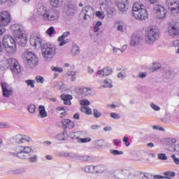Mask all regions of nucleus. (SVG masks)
<instances>
[{
	"instance_id": "de8ad7c7",
	"label": "nucleus",
	"mask_w": 179,
	"mask_h": 179,
	"mask_svg": "<svg viewBox=\"0 0 179 179\" xmlns=\"http://www.w3.org/2000/svg\"><path fill=\"white\" fill-rule=\"evenodd\" d=\"M169 25L172 26V27H175V29H178L179 30V19L176 20V22L169 23Z\"/></svg>"
},
{
	"instance_id": "09e8293b",
	"label": "nucleus",
	"mask_w": 179,
	"mask_h": 179,
	"mask_svg": "<svg viewBox=\"0 0 179 179\" xmlns=\"http://www.w3.org/2000/svg\"><path fill=\"white\" fill-rule=\"evenodd\" d=\"M51 71H52L53 72H59V73H61V72H63L64 69H62V68L61 67H55L52 66L51 67Z\"/></svg>"
},
{
	"instance_id": "f257e3e1",
	"label": "nucleus",
	"mask_w": 179,
	"mask_h": 179,
	"mask_svg": "<svg viewBox=\"0 0 179 179\" xmlns=\"http://www.w3.org/2000/svg\"><path fill=\"white\" fill-rule=\"evenodd\" d=\"M30 43L34 47H41L43 59L47 62H50V61L54 58V55H55L57 51L54 45L50 43L43 44V40H41L40 37H31Z\"/></svg>"
},
{
	"instance_id": "69168bd1",
	"label": "nucleus",
	"mask_w": 179,
	"mask_h": 179,
	"mask_svg": "<svg viewBox=\"0 0 179 179\" xmlns=\"http://www.w3.org/2000/svg\"><path fill=\"white\" fill-rule=\"evenodd\" d=\"M58 41H59V47H62L63 45H65L68 43V41H65V39H63L62 41L59 40V38L57 39Z\"/></svg>"
},
{
	"instance_id": "412c9836",
	"label": "nucleus",
	"mask_w": 179,
	"mask_h": 179,
	"mask_svg": "<svg viewBox=\"0 0 179 179\" xmlns=\"http://www.w3.org/2000/svg\"><path fill=\"white\" fill-rule=\"evenodd\" d=\"M62 124L64 128H69V129H73V128H75V123L69 119L62 120Z\"/></svg>"
},
{
	"instance_id": "3c124183",
	"label": "nucleus",
	"mask_w": 179,
	"mask_h": 179,
	"mask_svg": "<svg viewBox=\"0 0 179 179\" xmlns=\"http://www.w3.org/2000/svg\"><path fill=\"white\" fill-rule=\"evenodd\" d=\"M110 116L111 117V118H113L114 120H120V118H121L120 114L117 113H110Z\"/></svg>"
},
{
	"instance_id": "393cba45",
	"label": "nucleus",
	"mask_w": 179,
	"mask_h": 179,
	"mask_svg": "<svg viewBox=\"0 0 179 179\" xmlns=\"http://www.w3.org/2000/svg\"><path fill=\"white\" fill-rule=\"evenodd\" d=\"M38 117H40V118H45V117H47V111L45 110V106L41 105L38 106Z\"/></svg>"
},
{
	"instance_id": "680f3d73",
	"label": "nucleus",
	"mask_w": 179,
	"mask_h": 179,
	"mask_svg": "<svg viewBox=\"0 0 179 179\" xmlns=\"http://www.w3.org/2000/svg\"><path fill=\"white\" fill-rule=\"evenodd\" d=\"M173 47H178L176 54H179V39L174 41L173 42Z\"/></svg>"
},
{
	"instance_id": "aec40b11",
	"label": "nucleus",
	"mask_w": 179,
	"mask_h": 179,
	"mask_svg": "<svg viewBox=\"0 0 179 179\" xmlns=\"http://www.w3.org/2000/svg\"><path fill=\"white\" fill-rule=\"evenodd\" d=\"M127 2H128V0H116L117 6L120 12H127L128 9Z\"/></svg>"
},
{
	"instance_id": "e2e57ef3",
	"label": "nucleus",
	"mask_w": 179,
	"mask_h": 179,
	"mask_svg": "<svg viewBox=\"0 0 179 179\" xmlns=\"http://www.w3.org/2000/svg\"><path fill=\"white\" fill-rule=\"evenodd\" d=\"M96 16L99 17V19H104V14H103V12L101 11H96Z\"/></svg>"
},
{
	"instance_id": "5fc2aeb1",
	"label": "nucleus",
	"mask_w": 179,
	"mask_h": 179,
	"mask_svg": "<svg viewBox=\"0 0 179 179\" xmlns=\"http://www.w3.org/2000/svg\"><path fill=\"white\" fill-rule=\"evenodd\" d=\"M34 80H25V83H27V86H30L31 87H34Z\"/></svg>"
},
{
	"instance_id": "a19ab883",
	"label": "nucleus",
	"mask_w": 179,
	"mask_h": 179,
	"mask_svg": "<svg viewBox=\"0 0 179 179\" xmlns=\"http://www.w3.org/2000/svg\"><path fill=\"white\" fill-rule=\"evenodd\" d=\"M92 115L94 118H100L101 117V113H100L97 109L94 108L92 110Z\"/></svg>"
},
{
	"instance_id": "f03ea898",
	"label": "nucleus",
	"mask_w": 179,
	"mask_h": 179,
	"mask_svg": "<svg viewBox=\"0 0 179 179\" xmlns=\"http://www.w3.org/2000/svg\"><path fill=\"white\" fill-rule=\"evenodd\" d=\"M15 153L12 152L11 155L17 156L19 159H27L31 162H34L37 160V155H31L34 153V150L29 146H17L15 148Z\"/></svg>"
},
{
	"instance_id": "9d476101",
	"label": "nucleus",
	"mask_w": 179,
	"mask_h": 179,
	"mask_svg": "<svg viewBox=\"0 0 179 179\" xmlns=\"http://www.w3.org/2000/svg\"><path fill=\"white\" fill-rule=\"evenodd\" d=\"M18 35L17 36H14L16 41L17 44L18 45H21V47H24L27 43V37H26V34H24V29H22L17 32Z\"/></svg>"
},
{
	"instance_id": "e433bc0d",
	"label": "nucleus",
	"mask_w": 179,
	"mask_h": 179,
	"mask_svg": "<svg viewBox=\"0 0 179 179\" xmlns=\"http://www.w3.org/2000/svg\"><path fill=\"white\" fill-rule=\"evenodd\" d=\"M46 34L50 37H52V36H54V34H57V32L55 31V29L54 28V27H50L46 31Z\"/></svg>"
},
{
	"instance_id": "a878e982",
	"label": "nucleus",
	"mask_w": 179,
	"mask_h": 179,
	"mask_svg": "<svg viewBox=\"0 0 179 179\" xmlns=\"http://www.w3.org/2000/svg\"><path fill=\"white\" fill-rule=\"evenodd\" d=\"M102 8H105V9L108 13V17H112L113 15H114L115 10L114 9V8L108 7V6H107V4H106L104 3H102Z\"/></svg>"
},
{
	"instance_id": "423d86ee",
	"label": "nucleus",
	"mask_w": 179,
	"mask_h": 179,
	"mask_svg": "<svg viewBox=\"0 0 179 179\" xmlns=\"http://www.w3.org/2000/svg\"><path fill=\"white\" fill-rule=\"evenodd\" d=\"M145 41L147 44L152 45L156 43L157 40H159V37H160V31L159 28L156 27H152L148 28L145 32Z\"/></svg>"
},
{
	"instance_id": "37998d69",
	"label": "nucleus",
	"mask_w": 179,
	"mask_h": 179,
	"mask_svg": "<svg viewBox=\"0 0 179 179\" xmlns=\"http://www.w3.org/2000/svg\"><path fill=\"white\" fill-rule=\"evenodd\" d=\"M69 36H71L70 31L64 32L63 34L59 37V40L60 41L65 40V38H66V37H69Z\"/></svg>"
},
{
	"instance_id": "49530a36",
	"label": "nucleus",
	"mask_w": 179,
	"mask_h": 179,
	"mask_svg": "<svg viewBox=\"0 0 179 179\" xmlns=\"http://www.w3.org/2000/svg\"><path fill=\"white\" fill-rule=\"evenodd\" d=\"M67 75H69V76H71V80L72 82H75V80H76V74L75 73V71H69Z\"/></svg>"
},
{
	"instance_id": "58836bf2",
	"label": "nucleus",
	"mask_w": 179,
	"mask_h": 179,
	"mask_svg": "<svg viewBox=\"0 0 179 179\" xmlns=\"http://www.w3.org/2000/svg\"><path fill=\"white\" fill-rule=\"evenodd\" d=\"M166 6L170 9L172 5L177 6V1L176 0H166Z\"/></svg>"
},
{
	"instance_id": "864d4df0",
	"label": "nucleus",
	"mask_w": 179,
	"mask_h": 179,
	"mask_svg": "<svg viewBox=\"0 0 179 179\" xmlns=\"http://www.w3.org/2000/svg\"><path fill=\"white\" fill-rule=\"evenodd\" d=\"M35 80H36V83H44V78L41 76H37L36 78H35Z\"/></svg>"
},
{
	"instance_id": "6e6552de",
	"label": "nucleus",
	"mask_w": 179,
	"mask_h": 179,
	"mask_svg": "<svg viewBox=\"0 0 179 179\" xmlns=\"http://www.w3.org/2000/svg\"><path fill=\"white\" fill-rule=\"evenodd\" d=\"M11 20L10 13L8 11L0 12V36L6 31L5 27L10 23Z\"/></svg>"
},
{
	"instance_id": "bf43d9fd",
	"label": "nucleus",
	"mask_w": 179,
	"mask_h": 179,
	"mask_svg": "<svg viewBox=\"0 0 179 179\" xmlns=\"http://www.w3.org/2000/svg\"><path fill=\"white\" fill-rule=\"evenodd\" d=\"M158 159L159 160H167V156H166V154L159 153L158 154Z\"/></svg>"
},
{
	"instance_id": "2f4dec72",
	"label": "nucleus",
	"mask_w": 179,
	"mask_h": 179,
	"mask_svg": "<svg viewBox=\"0 0 179 179\" xmlns=\"http://www.w3.org/2000/svg\"><path fill=\"white\" fill-rule=\"evenodd\" d=\"M80 134H82L80 131L71 132L69 134V136L71 139H77L79 141V135H80Z\"/></svg>"
},
{
	"instance_id": "0eeeda50",
	"label": "nucleus",
	"mask_w": 179,
	"mask_h": 179,
	"mask_svg": "<svg viewBox=\"0 0 179 179\" xmlns=\"http://www.w3.org/2000/svg\"><path fill=\"white\" fill-rule=\"evenodd\" d=\"M16 41L9 36L5 35L3 37V45H4L5 50L8 54H15L16 52Z\"/></svg>"
},
{
	"instance_id": "c85d7f7f",
	"label": "nucleus",
	"mask_w": 179,
	"mask_h": 179,
	"mask_svg": "<svg viewBox=\"0 0 179 179\" xmlns=\"http://www.w3.org/2000/svg\"><path fill=\"white\" fill-rule=\"evenodd\" d=\"M67 138L68 132H66V131H64L62 133L57 136V139H58V141H66Z\"/></svg>"
},
{
	"instance_id": "c756f323",
	"label": "nucleus",
	"mask_w": 179,
	"mask_h": 179,
	"mask_svg": "<svg viewBox=\"0 0 179 179\" xmlns=\"http://www.w3.org/2000/svg\"><path fill=\"white\" fill-rule=\"evenodd\" d=\"M164 174L165 176L164 179H171L174 177H176V172H173V171H166L164 172Z\"/></svg>"
},
{
	"instance_id": "7ed1b4c3",
	"label": "nucleus",
	"mask_w": 179,
	"mask_h": 179,
	"mask_svg": "<svg viewBox=\"0 0 179 179\" xmlns=\"http://www.w3.org/2000/svg\"><path fill=\"white\" fill-rule=\"evenodd\" d=\"M10 68L13 75H19L22 72L19 62L14 58L5 59L0 62V69L1 71H5Z\"/></svg>"
},
{
	"instance_id": "4be33fe9",
	"label": "nucleus",
	"mask_w": 179,
	"mask_h": 179,
	"mask_svg": "<svg viewBox=\"0 0 179 179\" xmlns=\"http://www.w3.org/2000/svg\"><path fill=\"white\" fill-rule=\"evenodd\" d=\"M23 26L19 24H13L11 26V31L13 34L14 36H17L18 35V31H21L23 29Z\"/></svg>"
},
{
	"instance_id": "cd10ccee",
	"label": "nucleus",
	"mask_w": 179,
	"mask_h": 179,
	"mask_svg": "<svg viewBox=\"0 0 179 179\" xmlns=\"http://www.w3.org/2000/svg\"><path fill=\"white\" fill-rule=\"evenodd\" d=\"M169 10H171V13L172 15H177L179 12V3L178 2L176 1V6L172 5L170 8Z\"/></svg>"
},
{
	"instance_id": "7c9ffc66",
	"label": "nucleus",
	"mask_w": 179,
	"mask_h": 179,
	"mask_svg": "<svg viewBox=\"0 0 179 179\" xmlns=\"http://www.w3.org/2000/svg\"><path fill=\"white\" fill-rule=\"evenodd\" d=\"M50 5L55 8H59L62 5V0H50Z\"/></svg>"
},
{
	"instance_id": "f704fd0d",
	"label": "nucleus",
	"mask_w": 179,
	"mask_h": 179,
	"mask_svg": "<svg viewBox=\"0 0 179 179\" xmlns=\"http://www.w3.org/2000/svg\"><path fill=\"white\" fill-rule=\"evenodd\" d=\"M104 171V165L94 166V173H103Z\"/></svg>"
},
{
	"instance_id": "ddd939ff",
	"label": "nucleus",
	"mask_w": 179,
	"mask_h": 179,
	"mask_svg": "<svg viewBox=\"0 0 179 179\" xmlns=\"http://www.w3.org/2000/svg\"><path fill=\"white\" fill-rule=\"evenodd\" d=\"M154 9L156 11L155 13L157 19H164V17H166L167 10H166L163 6L157 5Z\"/></svg>"
},
{
	"instance_id": "39448f33",
	"label": "nucleus",
	"mask_w": 179,
	"mask_h": 179,
	"mask_svg": "<svg viewBox=\"0 0 179 179\" xmlns=\"http://www.w3.org/2000/svg\"><path fill=\"white\" fill-rule=\"evenodd\" d=\"M132 15L136 20H146L148 16V10L138 3H135L133 5Z\"/></svg>"
},
{
	"instance_id": "ea45409f",
	"label": "nucleus",
	"mask_w": 179,
	"mask_h": 179,
	"mask_svg": "<svg viewBox=\"0 0 179 179\" xmlns=\"http://www.w3.org/2000/svg\"><path fill=\"white\" fill-rule=\"evenodd\" d=\"M110 155H113V156H118L120 155H124L123 151H120L118 150H110Z\"/></svg>"
},
{
	"instance_id": "4468645a",
	"label": "nucleus",
	"mask_w": 179,
	"mask_h": 179,
	"mask_svg": "<svg viewBox=\"0 0 179 179\" xmlns=\"http://www.w3.org/2000/svg\"><path fill=\"white\" fill-rule=\"evenodd\" d=\"M114 176L116 178H129L131 177V172L127 169H118L115 171Z\"/></svg>"
},
{
	"instance_id": "72a5a7b5",
	"label": "nucleus",
	"mask_w": 179,
	"mask_h": 179,
	"mask_svg": "<svg viewBox=\"0 0 179 179\" xmlns=\"http://www.w3.org/2000/svg\"><path fill=\"white\" fill-rule=\"evenodd\" d=\"M103 83L104 85H102V87H108L109 89L113 87V81L109 78L105 79Z\"/></svg>"
},
{
	"instance_id": "9b49d317",
	"label": "nucleus",
	"mask_w": 179,
	"mask_h": 179,
	"mask_svg": "<svg viewBox=\"0 0 179 179\" xmlns=\"http://www.w3.org/2000/svg\"><path fill=\"white\" fill-rule=\"evenodd\" d=\"M2 94L3 97H10L13 96V88L10 85L1 82Z\"/></svg>"
},
{
	"instance_id": "20e7f679",
	"label": "nucleus",
	"mask_w": 179,
	"mask_h": 179,
	"mask_svg": "<svg viewBox=\"0 0 179 179\" xmlns=\"http://www.w3.org/2000/svg\"><path fill=\"white\" fill-rule=\"evenodd\" d=\"M38 14L43 16L44 20H48V22L58 20L59 17V12L52 8L47 9V7L44 6L38 8Z\"/></svg>"
},
{
	"instance_id": "f3484780",
	"label": "nucleus",
	"mask_w": 179,
	"mask_h": 179,
	"mask_svg": "<svg viewBox=\"0 0 179 179\" xmlns=\"http://www.w3.org/2000/svg\"><path fill=\"white\" fill-rule=\"evenodd\" d=\"M96 73L102 78H105V76H109V75L113 73V68H111V66H106L102 70H99Z\"/></svg>"
},
{
	"instance_id": "0e129e2a",
	"label": "nucleus",
	"mask_w": 179,
	"mask_h": 179,
	"mask_svg": "<svg viewBox=\"0 0 179 179\" xmlns=\"http://www.w3.org/2000/svg\"><path fill=\"white\" fill-rule=\"evenodd\" d=\"M57 111H64L62 113H61V115H64L65 114V107L64 106H60V107H57L56 108Z\"/></svg>"
},
{
	"instance_id": "338daca9",
	"label": "nucleus",
	"mask_w": 179,
	"mask_h": 179,
	"mask_svg": "<svg viewBox=\"0 0 179 179\" xmlns=\"http://www.w3.org/2000/svg\"><path fill=\"white\" fill-rule=\"evenodd\" d=\"M152 129H158V131H162L163 132H164V128L160 127V126H156V125H154L152 126Z\"/></svg>"
},
{
	"instance_id": "6ab92c4d",
	"label": "nucleus",
	"mask_w": 179,
	"mask_h": 179,
	"mask_svg": "<svg viewBox=\"0 0 179 179\" xmlns=\"http://www.w3.org/2000/svg\"><path fill=\"white\" fill-rule=\"evenodd\" d=\"M83 13L85 15L83 20H87V17H90L94 13V10L91 6H86L83 9Z\"/></svg>"
},
{
	"instance_id": "4d7b16f0",
	"label": "nucleus",
	"mask_w": 179,
	"mask_h": 179,
	"mask_svg": "<svg viewBox=\"0 0 179 179\" xmlns=\"http://www.w3.org/2000/svg\"><path fill=\"white\" fill-rule=\"evenodd\" d=\"M80 106H89L90 104V101L87 99H83L80 101Z\"/></svg>"
},
{
	"instance_id": "c03bdc74",
	"label": "nucleus",
	"mask_w": 179,
	"mask_h": 179,
	"mask_svg": "<svg viewBox=\"0 0 179 179\" xmlns=\"http://www.w3.org/2000/svg\"><path fill=\"white\" fill-rule=\"evenodd\" d=\"M94 143L96 146H99V148H103V146H104V140H96L95 141Z\"/></svg>"
},
{
	"instance_id": "1a4fd4ad",
	"label": "nucleus",
	"mask_w": 179,
	"mask_h": 179,
	"mask_svg": "<svg viewBox=\"0 0 179 179\" xmlns=\"http://www.w3.org/2000/svg\"><path fill=\"white\" fill-rule=\"evenodd\" d=\"M24 64L27 68H36L38 65V59L37 56L31 52H27L24 54Z\"/></svg>"
},
{
	"instance_id": "603ef678",
	"label": "nucleus",
	"mask_w": 179,
	"mask_h": 179,
	"mask_svg": "<svg viewBox=\"0 0 179 179\" xmlns=\"http://www.w3.org/2000/svg\"><path fill=\"white\" fill-rule=\"evenodd\" d=\"M102 23L101 22L99 21L96 23L94 27V31H95V33H97V31H99V30H100L99 27L101 26Z\"/></svg>"
},
{
	"instance_id": "dca6fc26",
	"label": "nucleus",
	"mask_w": 179,
	"mask_h": 179,
	"mask_svg": "<svg viewBox=\"0 0 179 179\" xmlns=\"http://www.w3.org/2000/svg\"><path fill=\"white\" fill-rule=\"evenodd\" d=\"M143 40V37L138 34H134L131 36L130 40V45L132 47H136V45H139L141 44V41Z\"/></svg>"
},
{
	"instance_id": "2eb2a0df",
	"label": "nucleus",
	"mask_w": 179,
	"mask_h": 179,
	"mask_svg": "<svg viewBox=\"0 0 179 179\" xmlns=\"http://www.w3.org/2000/svg\"><path fill=\"white\" fill-rule=\"evenodd\" d=\"M14 142L16 143H24V142H33V140L29 137V136H22L21 134H17L13 138Z\"/></svg>"
},
{
	"instance_id": "a18cd8bd",
	"label": "nucleus",
	"mask_w": 179,
	"mask_h": 179,
	"mask_svg": "<svg viewBox=\"0 0 179 179\" xmlns=\"http://www.w3.org/2000/svg\"><path fill=\"white\" fill-rule=\"evenodd\" d=\"M28 111L31 114H34V113H36V106L34 104L29 105L28 107Z\"/></svg>"
},
{
	"instance_id": "79ce46f5",
	"label": "nucleus",
	"mask_w": 179,
	"mask_h": 179,
	"mask_svg": "<svg viewBox=\"0 0 179 179\" xmlns=\"http://www.w3.org/2000/svg\"><path fill=\"white\" fill-rule=\"evenodd\" d=\"M91 141H92L91 138H80V137H79L78 142V143H87L88 142H91Z\"/></svg>"
},
{
	"instance_id": "b1692460",
	"label": "nucleus",
	"mask_w": 179,
	"mask_h": 179,
	"mask_svg": "<svg viewBox=\"0 0 179 179\" xmlns=\"http://www.w3.org/2000/svg\"><path fill=\"white\" fill-rule=\"evenodd\" d=\"M78 93L80 96H82V97H85V96H89V94H90V89L87 87L80 88Z\"/></svg>"
},
{
	"instance_id": "a211bd4d",
	"label": "nucleus",
	"mask_w": 179,
	"mask_h": 179,
	"mask_svg": "<svg viewBox=\"0 0 179 179\" xmlns=\"http://www.w3.org/2000/svg\"><path fill=\"white\" fill-rule=\"evenodd\" d=\"M168 33L170 37L173 38H178L179 37V29L169 24L168 27Z\"/></svg>"
},
{
	"instance_id": "473e14b6",
	"label": "nucleus",
	"mask_w": 179,
	"mask_h": 179,
	"mask_svg": "<svg viewBox=\"0 0 179 179\" xmlns=\"http://www.w3.org/2000/svg\"><path fill=\"white\" fill-rule=\"evenodd\" d=\"M71 52L73 55H79L80 52V48H79V45H74L72 47Z\"/></svg>"
},
{
	"instance_id": "13d9d810",
	"label": "nucleus",
	"mask_w": 179,
	"mask_h": 179,
	"mask_svg": "<svg viewBox=\"0 0 179 179\" xmlns=\"http://www.w3.org/2000/svg\"><path fill=\"white\" fill-rule=\"evenodd\" d=\"M150 107L154 110L155 111H160V107L154 103H152L150 104Z\"/></svg>"
},
{
	"instance_id": "5701e85b",
	"label": "nucleus",
	"mask_w": 179,
	"mask_h": 179,
	"mask_svg": "<svg viewBox=\"0 0 179 179\" xmlns=\"http://www.w3.org/2000/svg\"><path fill=\"white\" fill-rule=\"evenodd\" d=\"M60 99L64 101V103L66 106H71V104H72V103L71 102V100H72L73 97L71 94H63L60 96Z\"/></svg>"
},
{
	"instance_id": "052dcab7",
	"label": "nucleus",
	"mask_w": 179,
	"mask_h": 179,
	"mask_svg": "<svg viewBox=\"0 0 179 179\" xmlns=\"http://www.w3.org/2000/svg\"><path fill=\"white\" fill-rule=\"evenodd\" d=\"M0 128H10V124L8 122H0Z\"/></svg>"
},
{
	"instance_id": "f8f14e48",
	"label": "nucleus",
	"mask_w": 179,
	"mask_h": 179,
	"mask_svg": "<svg viewBox=\"0 0 179 179\" xmlns=\"http://www.w3.org/2000/svg\"><path fill=\"white\" fill-rule=\"evenodd\" d=\"M64 13L67 16H73V15L78 13V7L73 4L65 6L64 8Z\"/></svg>"
},
{
	"instance_id": "6e6d98bb",
	"label": "nucleus",
	"mask_w": 179,
	"mask_h": 179,
	"mask_svg": "<svg viewBox=\"0 0 179 179\" xmlns=\"http://www.w3.org/2000/svg\"><path fill=\"white\" fill-rule=\"evenodd\" d=\"M162 68V64L159 63H154L152 66L153 71H157Z\"/></svg>"
},
{
	"instance_id": "4c0bfd02",
	"label": "nucleus",
	"mask_w": 179,
	"mask_h": 179,
	"mask_svg": "<svg viewBox=\"0 0 179 179\" xmlns=\"http://www.w3.org/2000/svg\"><path fill=\"white\" fill-rule=\"evenodd\" d=\"M66 157H71V159H75L76 160H79V155L75 154L74 152H68L65 155Z\"/></svg>"
},
{
	"instance_id": "774afa93",
	"label": "nucleus",
	"mask_w": 179,
	"mask_h": 179,
	"mask_svg": "<svg viewBox=\"0 0 179 179\" xmlns=\"http://www.w3.org/2000/svg\"><path fill=\"white\" fill-rule=\"evenodd\" d=\"M171 157L176 164H179V158L176 157L175 155H172Z\"/></svg>"
},
{
	"instance_id": "c9c22d12",
	"label": "nucleus",
	"mask_w": 179,
	"mask_h": 179,
	"mask_svg": "<svg viewBox=\"0 0 179 179\" xmlns=\"http://www.w3.org/2000/svg\"><path fill=\"white\" fill-rule=\"evenodd\" d=\"M85 173H94V166H85L82 169Z\"/></svg>"
},
{
	"instance_id": "bb28decb",
	"label": "nucleus",
	"mask_w": 179,
	"mask_h": 179,
	"mask_svg": "<svg viewBox=\"0 0 179 179\" xmlns=\"http://www.w3.org/2000/svg\"><path fill=\"white\" fill-rule=\"evenodd\" d=\"M78 160H80L81 162H87L92 163L94 159L92 156L79 155Z\"/></svg>"
},
{
	"instance_id": "8fccbe9b",
	"label": "nucleus",
	"mask_w": 179,
	"mask_h": 179,
	"mask_svg": "<svg viewBox=\"0 0 179 179\" xmlns=\"http://www.w3.org/2000/svg\"><path fill=\"white\" fill-rule=\"evenodd\" d=\"M176 142H177V140H176V138H169L166 139L167 145H174V143H176Z\"/></svg>"
}]
</instances>
